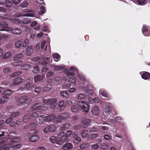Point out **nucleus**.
<instances>
[{
  "label": "nucleus",
  "mask_w": 150,
  "mask_h": 150,
  "mask_svg": "<svg viewBox=\"0 0 150 150\" xmlns=\"http://www.w3.org/2000/svg\"><path fill=\"white\" fill-rule=\"evenodd\" d=\"M57 100L55 98L43 100V103L47 105H51L50 108L53 109L55 108L57 105Z\"/></svg>",
  "instance_id": "obj_1"
},
{
  "label": "nucleus",
  "mask_w": 150,
  "mask_h": 150,
  "mask_svg": "<svg viewBox=\"0 0 150 150\" xmlns=\"http://www.w3.org/2000/svg\"><path fill=\"white\" fill-rule=\"evenodd\" d=\"M72 133V132L70 130L67 131L65 134V137L57 142L58 144L61 145L64 142L69 141L70 139L69 137L71 135Z\"/></svg>",
  "instance_id": "obj_2"
},
{
  "label": "nucleus",
  "mask_w": 150,
  "mask_h": 150,
  "mask_svg": "<svg viewBox=\"0 0 150 150\" xmlns=\"http://www.w3.org/2000/svg\"><path fill=\"white\" fill-rule=\"evenodd\" d=\"M0 28H2L0 31H5L10 33L12 30V28L8 26L7 23L4 21L0 22Z\"/></svg>",
  "instance_id": "obj_3"
},
{
  "label": "nucleus",
  "mask_w": 150,
  "mask_h": 150,
  "mask_svg": "<svg viewBox=\"0 0 150 150\" xmlns=\"http://www.w3.org/2000/svg\"><path fill=\"white\" fill-rule=\"evenodd\" d=\"M79 103L81 107L80 109H81L84 112H86L89 111V105L86 101H81L79 102Z\"/></svg>",
  "instance_id": "obj_4"
},
{
  "label": "nucleus",
  "mask_w": 150,
  "mask_h": 150,
  "mask_svg": "<svg viewBox=\"0 0 150 150\" xmlns=\"http://www.w3.org/2000/svg\"><path fill=\"white\" fill-rule=\"evenodd\" d=\"M7 140V139L6 137L2 138L0 139V144H1V146L2 147L3 150H8L10 148L8 144H6L4 142Z\"/></svg>",
  "instance_id": "obj_5"
},
{
  "label": "nucleus",
  "mask_w": 150,
  "mask_h": 150,
  "mask_svg": "<svg viewBox=\"0 0 150 150\" xmlns=\"http://www.w3.org/2000/svg\"><path fill=\"white\" fill-rule=\"evenodd\" d=\"M41 60L42 61V65L43 66H46L47 64L52 62V58H49L48 57L45 58L44 56H42L41 57Z\"/></svg>",
  "instance_id": "obj_6"
},
{
  "label": "nucleus",
  "mask_w": 150,
  "mask_h": 150,
  "mask_svg": "<svg viewBox=\"0 0 150 150\" xmlns=\"http://www.w3.org/2000/svg\"><path fill=\"white\" fill-rule=\"evenodd\" d=\"M56 129V127L53 125H49L45 127L43 131L45 133H47L49 132H53Z\"/></svg>",
  "instance_id": "obj_7"
},
{
  "label": "nucleus",
  "mask_w": 150,
  "mask_h": 150,
  "mask_svg": "<svg viewBox=\"0 0 150 150\" xmlns=\"http://www.w3.org/2000/svg\"><path fill=\"white\" fill-rule=\"evenodd\" d=\"M11 16L8 14L5 15L3 18L5 19H8L11 21V22L16 24H18L21 23L20 21L19 20L17 19H11Z\"/></svg>",
  "instance_id": "obj_8"
},
{
  "label": "nucleus",
  "mask_w": 150,
  "mask_h": 150,
  "mask_svg": "<svg viewBox=\"0 0 150 150\" xmlns=\"http://www.w3.org/2000/svg\"><path fill=\"white\" fill-rule=\"evenodd\" d=\"M91 122V120L90 119H86L85 118H83L82 120L81 125L84 127H86Z\"/></svg>",
  "instance_id": "obj_9"
},
{
  "label": "nucleus",
  "mask_w": 150,
  "mask_h": 150,
  "mask_svg": "<svg viewBox=\"0 0 150 150\" xmlns=\"http://www.w3.org/2000/svg\"><path fill=\"white\" fill-rule=\"evenodd\" d=\"M142 79L145 80H147L150 78V74L146 71L141 72L140 73Z\"/></svg>",
  "instance_id": "obj_10"
},
{
  "label": "nucleus",
  "mask_w": 150,
  "mask_h": 150,
  "mask_svg": "<svg viewBox=\"0 0 150 150\" xmlns=\"http://www.w3.org/2000/svg\"><path fill=\"white\" fill-rule=\"evenodd\" d=\"M73 147L72 144L70 143L65 144L62 147L61 150H67L71 149Z\"/></svg>",
  "instance_id": "obj_11"
},
{
  "label": "nucleus",
  "mask_w": 150,
  "mask_h": 150,
  "mask_svg": "<svg viewBox=\"0 0 150 150\" xmlns=\"http://www.w3.org/2000/svg\"><path fill=\"white\" fill-rule=\"evenodd\" d=\"M56 116L54 114H52L47 116H45V122H49L51 121L55 118Z\"/></svg>",
  "instance_id": "obj_12"
},
{
  "label": "nucleus",
  "mask_w": 150,
  "mask_h": 150,
  "mask_svg": "<svg viewBox=\"0 0 150 150\" xmlns=\"http://www.w3.org/2000/svg\"><path fill=\"white\" fill-rule=\"evenodd\" d=\"M38 105V104L36 103L33 105L31 108L32 109L38 111L44 110V109L43 108V106L39 105L36 106Z\"/></svg>",
  "instance_id": "obj_13"
},
{
  "label": "nucleus",
  "mask_w": 150,
  "mask_h": 150,
  "mask_svg": "<svg viewBox=\"0 0 150 150\" xmlns=\"http://www.w3.org/2000/svg\"><path fill=\"white\" fill-rule=\"evenodd\" d=\"M142 32L143 34L145 36H148L150 35V31H149L144 25L142 28Z\"/></svg>",
  "instance_id": "obj_14"
},
{
  "label": "nucleus",
  "mask_w": 150,
  "mask_h": 150,
  "mask_svg": "<svg viewBox=\"0 0 150 150\" xmlns=\"http://www.w3.org/2000/svg\"><path fill=\"white\" fill-rule=\"evenodd\" d=\"M39 138V136L37 135H33L30 137L28 140L31 142H35L38 140Z\"/></svg>",
  "instance_id": "obj_15"
},
{
  "label": "nucleus",
  "mask_w": 150,
  "mask_h": 150,
  "mask_svg": "<svg viewBox=\"0 0 150 150\" xmlns=\"http://www.w3.org/2000/svg\"><path fill=\"white\" fill-rule=\"evenodd\" d=\"M28 99L27 97L26 96H23L20 97L17 102L18 104H20L22 103H24Z\"/></svg>",
  "instance_id": "obj_16"
},
{
  "label": "nucleus",
  "mask_w": 150,
  "mask_h": 150,
  "mask_svg": "<svg viewBox=\"0 0 150 150\" xmlns=\"http://www.w3.org/2000/svg\"><path fill=\"white\" fill-rule=\"evenodd\" d=\"M33 52V47L31 46H28L26 49L25 52V54L27 56H30L31 55Z\"/></svg>",
  "instance_id": "obj_17"
},
{
  "label": "nucleus",
  "mask_w": 150,
  "mask_h": 150,
  "mask_svg": "<svg viewBox=\"0 0 150 150\" xmlns=\"http://www.w3.org/2000/svg\"><path fill=\"white\" fill-rule=\"evenodd\" d=\"M52 88V85L51 83H48L46 86L43 88V91L44 92L48 91H50Z\"/></svg>",
  "instance_id": "obj_18"
},
{
  "label": "nucleus",
  "mask_w": 150,
  "mask_h": 150,
  "mask_svg": "<svg viewBox=\"0 0 150 150\" xmlns=\"http://www.w3.org/2000/svg\"><path fill=\"white\" fill-rule=\"evenodd\" d=\"M70 71L71 72H68L66 74V75L67 76H74V74L73 72L75 71H77L76 69L74 67H71L70 68Z\"/></svg>",
  "instance_id": "obj_19"
},
{
  "label": "nucleus",
  "mask_w": 150,
  "mask_h": 150,
  "mask_svg": "<svg viewBox=\"0 0 150 150\" xmlns=\"http://www.w3.org/2000/svg\"><path fill=\"white\" fill-rule=\"evenodd\" d=\"M32 67V64L29 62L25 63L21 66L23 69H28Z\"/></svg>",
  "instance_id": "obj_20"
},
{
  "label": "nucleus",
  "mask_w": 150,
  "mask_h": 150,
  "mask_svg": "<svg viewBox=\"0 0 150 150\" xmlns=\"http://www.w3.org/2000/svg\"><path fill=\"white\" fill-rule=\"evenodd\" d=\"M91 112L93 115H97L99 113V110L97 107L96 106L92 108Z\"/></svg>",
  "instance_id": "obj_21"
},
{
  "label": "nucleus",
  "mask_w": 150,
  "mask_h": 150,
  "mask_svg": "<svg viewBox=\"0 0 150 150\" xmlns=\"http://www.w3.org/2000/svg\"><path fill=\"white\" fill-rule=\"evenodd\" d=\"M44 77L43 75H37L35 76L34 77V81L36 82L38 81H40L43 79Z\"/></svg>",
  "instance_id": "obj_22"
},
{
  "label": "nucleus",
  "mask_w": 150,
  "mask_h": 150,
  "mask_svg": "<svg viewBox=\"0 0 150 150\" xmlns=\"http://www.w3.org/2000/svg\"><path fill=\"white\" fill-rule=\"evenodd\" d=\"M23 81L22 78L18 77L15 79L13 83L15 85L18 84L22 83Z\"/></svg>",
  "instance_id": "obj_23"
},
{
  "label": "nucleus",
  "mask_w": 150,
  "mask_h": 150,
  "mask_svg": "<svg viewBox=\"0 0 150 150\" xmlns=\"http://www.w3.org/2000/svg\"><path fill=\"white\" fill-rule=\"evenodd\" d=\"M36 121L39 123H42L44 121H45V115H42L39 116Z\"/></svg>",
  "instance_id": "obj_24"
},
{
  "label": "nucleus",
  "mask_w": 150,
  "mask_h": 150,
  "mask_svg": "<svg viewBox=\"0 0 150 150\" xmlns=\"http://www.w3.org/2000/svg\"><path fill=\"white\" fill-rule=\"evenodd\" d=\"M23 55L21 53H18L15 55L13 58V60L15 61H17L23 57Z\"/></svg>",
  "instance_id": "obj_25"
},
{
  "label": "nucleus",
  "mask_w": 150,
  "mask_h": 150,
  "mask_svg": "<svg viewBox=\"0 0 150 150\" xmlns=\"http://www.w3.org/2000/svg\"><path fill=\"white\" fill-rule=\"evenodd\" d=\"M80 108L81 107H80L79 104L78 103V104L76 105L72 106L71 108V110L72 111L76 112H77Z\"/></svg>",
  "instance_id": "obj_26"
},
{
  "label": "nucleus",
  "mask_w": 150,
  "mask_h": 150,
  "mask_svg": "<svg viewBox=\"0 0 150 150\" xmlns=\"http://www.w3.org/2000/svg\"><path fill=\"white\" fill-rule=\"evenodd\" d=\"M25 88L27 90L30 91L32 90L35 87L34 86L30 83H28L25 85Z\"/></svg>",
  "instance_id": "obj_27"
},
{
  "label": "nucleus",
  "mask_w": 150,
  "mask_h": 150,
  "mask_svg": "<svg viewBox=\"0 0 150 150\" xmlns=\"http://www.w3.org/2000/svg\"><path fill=\"white\" fill-rule=\"evenodd\" d=\"M30 117L29 114H26L23 117V122H26L29 121L30 118Z\"/></svg>",
  "instance_id": "obj_28"
},
{
  "label": "nucleus",
  "mask_w": 150,
  "mask_h": 150,
  "mask_svg": "<svg viewBox=\"0 0 150 150\" xmlns=\"http://www.w3.org/2000/svg\"><path fill=\"white\" fill-rule=\"evenodd\" d=\"M63 120L68 119L70 117L69 114L67 113H63L60 115Z\"/></svg>",
  "instance_id": "obj_29"
},
{
  "label": "nucleus",
  "mask_w": 150,
  "mask_h": 150,
  "mask_svg": "<svg viewBox=\"0 0 150 150\" xmlns=\"http://www.w3.org/2000/svg\"><path fill=\"white\" fill-rule=\"evenodd\" d=\"M34 13H35L34 11H29L24 15L23 16L27 17H35V15Z\"/></svg>",
  "instance_id": "obj_30"
},
{
  "label": "nucleus",
  "mask_w": 150,
  "mask_h": 150,
  "mask_svg": "<svg viewBox=\"0 0 150 150\" xmlns=\"http://www.w3.org/2000/svg\"><path fill=\"white\" fill-rule=\"evenodd\" d=\"M12 31H13V33L16 35H19L22 33L21 30L18 28H16L13 30L12 29Z\"/></svg>",
  "instance_id": "obj_31"
},
{
  "label": "nucleus",
  "mask_w": 150,
  "mask_h": 150,
  "mask_svg": "<svg viewBox=\"0 0 150 150\" xmlns=\"http://www.w3.org/2000/svg\"><path fill=\"white\" fill-rule=\"evenodd\" d=\"M12 93V91L10 89L7 90L2 93V95L4 96H10Z\"/></svg>",
  "instance_id": "obj_32"
},
{
  "label": "nucleus",
  "mask_w": 150,
  "mask_h": 150,
  "mask_svg": "<svg viewBox=\"0 0 150 150\" xmlns=\"http://www.w3.org/2000/svg\"><path fill=\"white\" fill-rule=\"evenodd\" d=\"M60 115L58 116L56 119L55 123L56 124L61 123L63 120Z\"/></svg>",
  "instance_id": "obj_33"
},
{
  "label": "nucleus",
  "mask_w": 150,
  "mask_h": 150,
  "mask_svg": "<svg viewBox=\"0 0 150 150\" xmlns=\"http://www.w3.org/2000/svg\"><path fill=\"white\" fill-rule=\"evenodd\" d=\"M90 146V144L87 143H83L81 144L79 146L81 149L86 148L89 147Z\"/></svg>",
  "instance_id": "obj_34"
},
{
  "label": "nucleus",
  "mask_w": 150,
  "mask_h": 150,
  "mask_svg": "<svg viewBox=\"0 0 150 150\" xmlns=\"http://www.w3.org/2000/svg\"><path fill=\"white\" fill-rule=\"evenodd\" d=\"M50 140L51 142L53 143L57 142V144H58L57 142L58 141H57L56 137L55 136H52L50 137Z\"/></svg>",
  "instance_id": "obj_35"
},
{
  "label": "nucleus",
  "mask_w": 150,
  "mask_h": 150,
  "mask_svg": "<svg viewBox=\"0 0 150 150\" xmlns=\"http://www.w3.org/2000/svg\"><path fill=\"white\" fill-rule=\"evenodd\" d=\"M88 133V130H85L82 131L81 132V137L83 138L85 137Z\"/></svg>",
  "instance_id": "obj_36"
},
{
  "label": "nucleus",
  "mask_w": 150,
  "mask_h": 150,
  "mask_svg": "<svg viewBox=\"0 0 150 150\" xmlns=\"http://www.w3.org/2000/svg\"><path fill=\"white\" fill-rule=\"evenodd\" d=\"M22 73V72L21 71H18L15 72L13 74L11 75V77H14L17 76Z\"/></svg>",
  "instance_id": "obj_37"
},
{
  "label": "nucleus",
  "mask_w": 150,
  "mask_h": 150,
  "mask_svg": "<svg viewBox=\"0 0 150 150\" xmlns=\"http://www.w3.org/2000/svg\"><path fill=\"white\" fill-rule=\"evenodd\" d=\"M98 134L97 133H93L88 135V139H92L96 138L97 137Z\"/></svg>",
  "instance_id": "obj_38"
},
{
  "label": "nucleus",
  "mask_w": 150,
  "mask_h": 150,
  "mask_svg": "<svg viewBox=\"0 0 150 150\" xmlns=\"http://www.w3.org/2000/svg\"><path fill=\"white\" fill-rule=\"evenodd\" d=\"M64 101L61 100L59 103V110H63L64 108Z\"/></svg>",
  "instance_id": "obj_39"
},
{
  "label": "nucleus",
  "mask_w": 150,
  "mask_h": 150,
  "mask_svg": "<svg viewBox=\"0 0 150 150\" xmlns=\"http://www.w3.org/2000/svg\"><path fill=\"white\" fill-rule=\"evenodd\" d=\"M8 98L6 96H3L0 99V103H3L8 100Z\"/></svg>",
  "instance_id": "obj_40"
},
{
  "label": "nucleus",
  "mask_w": 150,
  "mask_h": 150,
  "mask_svg": "<svg viewBox=\"0 0 150 150\" xmlns=\"http://www.w3.org/2000/svg\"><path fill=\"white\" fill-rule=\"evenodd\" d=\"M54 70L55 71H59L64 68V66L63 65L55 66Z\"/></svg>",
  "instance_id": "obj_41"
},
{
  "label": "nucleus",
  "mask_w": 150,
  "mask_h": 150,
  "mask_svg": "<svg viewBox=\"0 0 150 150\" xmlns=\"http://www.w3.org/2000/svg\"><path fill=\"white\" fill-rule=\"evenodd\" d=\"M100 148L102 149L105 150L108 148V146L107 144L103 143H102L100 146Z\"/></svg>",
  "instance_id": "obj_42"
},
{
  "label": "nucleus",
  "mask_w": 150,
  "mask_h": 150,
  "mask_svg": "<svg viewBox=\"0 0 150 150\" xmlns=\"http://www.w3.org/2000/svg\"><path fill=\"white\" fill-rule=\"evenodd\" d=\"M60 55L57 53H55L53 54V57L54 59H58L57 60H54L56 61H58L60 59Z\"/></svg>",
  "instance_id": "obj_43"
},
{
  "label": "nucleus",
  "mask_w": 150,
  "mask_h": 150,
  "mask_svg": "<svg viewBox=\"0 0 150 150\" xmlns=\"http://www.w3.org/2000/svg\"><path fill=\"white\" fill-rule=\"evenodd\" d=\"M28 5L29 4L28 2L26 1H24L20 4V6L22 8H25L28 7Z\"/></svg>",
  "instance_id": "obj_44"
},
{
  "label": "nucleus",
  "mask_w": 150,
  "mask_h": 150,
  "mask_svg": "<svg viewBox=\"0 0 150 150\" xmlns=\"http://www.w3.org/2000/svg\"><path fill=\"white\" fill-rule=\"evenodd\" d=\"M85 97V95L82 93H79L77 95V98L79 99H84Z\"/></svg>",
  "instance_id": "obj_45"
},
{
  "label": "nucleus",
  "mask_w": 150,
  "mask_h": 150,
  "mask_svg": "<svg viewBox=\"0 0 150 150\" xmlns=\"http://www.w3.org/2000/svg\"><path fill=\"white\" fill-rule=\"evenodd\" d=\"M22 44V42L20 40H18L15 43V45L17 48H18L21 46Z\"/></svg>",
  "instance_id": "obj_46"
},
{
  "label": "nucleus",
  "mask_w": 150,
  "mask_h": 150,
  "mask_svg": "<svg viewBox=\"0 0 150 150\" xmlns=\"http://www.w3.org/2000/svg\"><path fill=\"white\" fill-rule=\"evenodd\" d=\"M99 93L104 97H107L108 96V94L105 91H103L102 90H100L99 91Z\"/></svg>",
  "instance_id": "obj_47"
},
{
  "label": "nucleus",
  "mask_w": 150,
  "mask_h": 150,
  "mask_svg": "<svg viewBox=\"0 0 150 150\" xmlns=\"http://www.w3.org/2000/svg\"><path fill=\"white\" fill-rule=\"evenodd\" d=\"M60 94L63 97L66 98L69 96L68 93L65 91H63L61 92Z\"/></svg>",
  "instance_id": "obj_48"
},
{
  "label": "nucleus",
  "mask_w": 150,
  "mask_h": 150,
  "mask_svg": "<svg viewBox=\"0 0 150 150\" xmlns=\"http://www.w3.org/2000/svg\"><path fill=\"white\" fill-rule=\"evenodd\" d=\"M6 2V3L5 4V6L7 7H11L12 6L13 4L12 2L9 0L7 1Z\"/></svg>",
  "instance_id": "obj_49"
},
{
  "label": "nucleus",
  "mask_w": 150,
  "mask_h": 150,
  "mask_svg": "<svg viewBox=\"0 0 150 150\" xmlns=\"http://www.w3.org/2000/svg\"><path fill=\"white\" fill-rule=\"evenodd\" d=\"M39 69L38 66L36 65L34 67L33 69V73L36 74L39 71Z\"/></svg>",
  "instance_id": "obj_50"
},
{
  "label": "nucleus",
  "mask_w": 150,
  "mask_h": 150,
  "mask_svg": "<svg viewBox=\"0 0 150 150\" xmlns=\"http://www.w3.org/2000/svg\"><path fill=\"white\" fill-rule=\"evenodd\" d=\"M11 68L9 67H6L3 69V71L6 74L9 73L11 71Z\"/></svg>",
  "instance_id": "obj_51"
},
{
  "label": "nucleus",
  "mask_w": 150,
  "mask_h": 150,
  "mask_svg": "<svg viewBox=\"0 0 150 150\" xmlns=\"http://www.w3.org/2000/svg\"><path fill=\"white\" fill-rule=\"evenodd\" d=\"M145 0H137L136 4L141 5H144L145 4Z\"/></svg>",
  "instance_id": "obj_52"
},
{
  "label": "nucleus",
  "mask_w": 150,
  "mask_h": 150,
  "mask_svg": "<svg viewBox=\"0 0 150 150\" xmlns=\"http://www.w3.org/2000/svg\"><path fill=\"white\" fill-rule=\"evenodd\" d=\"M19 114V112H15L11 114L10 115V117L12 118V117H14L18 116Z\"/></svg>",
  "instance_id": "obj_53"
},
{
  "label": "nucleus",
  "mask_w": 150,
  "mask_h": 150,
  "mask_svg": "<svg viewBox=\"0 0 150 150\" xmlns=\"http://www.w3.org/2000/svg\"><path fill=\"white\" fill-rule=\"evenodd\" d=\"M42 90V88L40 86H38L36 88L35 92L37 93H40Z\"/></svg>",
  "instance_id": "obj_54"
},
{
  "label": "nucleus",
  "mask_w": 150,
  "mask_h": 150,
  "mask_svg": "<svg viewBox=\"0 0 150 150\" xmlns=\"http://www.w3.org/2000/svg\"><path fill=\"white\" fill-rule=\"evenodd\" d=\"M12 54L11 52H6L4 55V58L6 59L11 55Z\"/></svg>",
  "instance_id": "obj_55"
},
{
  "label": "nucleus",
  "mask_w": 150,
  "mask_h": 150,
  "mask_svg": "<svg viewBox=\"0 0 150 150\" xmlns=\"http://www.w3.org/2000/svg\"><path fill=\"white\" fill-rule=\"evenodd\" d=\"M6 129H4L0 130V137L3 136L4 135V133H7L6 132Z\"/></svg>",
  "instance_id": "obj_56"
},
{
  "label": "nucleus",
  "mask_w": 150,
  "mask_h": 150,
  "mask_svg": "<svg viewBox=\"0 0 150 150\" xmlns=\"http://www.w3.org/2000/svg\"><path fill=\"white\" fill-rule=\"evenodd\" d=\"M29 44V41L27 39L25 40L22 44V46L23 47H25L28 45Z\"/></svg>",
  "instance_id": "obj_57"
},
{
  "label": "nucleus",
  "mask_w": 150,
  "mask_h": 150,
  "mask_svg": "<svg viewBox=\"0 0 150 150\" xmlns=\"http://www.w3.org/2000/svg\"><path fill=\"white\" fill-rule=\"evenodd\" d=\"M40 11L39 13L40 14H42L44 13L45 12V7L43 6H41L40 8Z\"/></svg>",
  "instance_id": "obj_58"
},
{
  "label": "nucleus",
  "mask_w": 150,
  "mask_h": 150,
  "mask_svg": "<svg viewBox=\"0 0 150 150\" xmlns=\"http://www.w3.org/2000/svg\"><path fill=\"white\" fill-rule=\"evenodd\" d=\"M99 145L96 144H92L91 145V147L92 149L96 150L99 148Z\"/></svg>",
  "instance_id": "obj_59"
},
{
  "label": "nucleus",
  "mask_w": 150,
  "mask_h": 150,
  "mask_svg": "<svg viewBox=\"0 0 150 150\" xmlns=\"http://www.w3.org/2000/svg\"><path fill=\"white\" fill-rule=\"evenodd\" d=\"M71 86V85L69 84H66L63 85L62 86V88L63 89H68Z\"/></svg>",
  "instance_id": "obj_60"
},
{
  "label": "nucleus",
  "mask_w": 150,
  "mask_h": 150,
  "mask_svg": "<svg viewBox=\"0 0 150 150\" xmlns=\"http://www.w3.org/2000/svg\"><path fill=\"white\" fill-rule=\"evenodd\" d=\"M40 59H41V57H34L32 58L31 61L33 62H36L39 60Z\"/></svg>",
  "instance_id": "obj_61"
},
{
  "label": "nucleus",
  "mask_w": 150,
  "mask_h": 150,
  "mask_svg": "<svg viewBox=\"0 0 150 150\" xmlns=\"http://www.w3.org/2000/svg\"><path fill=\"white\" fill-rule=\"evenodd\" d=\"M20 141V139L19 138H16L11 140V142L14 143H17Z\"/></svg>",
  "instance_id": "obj_62"
},
{
  "label": "nucleus",
  "mask_w": 150,
  "mask_h": 150,
  "mask_svg": "<svg viewBox=\"0 0 150 150\" xmlns=\"http://www.w3.org/2000/svg\"><path fill=\"white\" fill-rule=\"evenodd\" d=\"M38 114L36 112H34L32 113L31 117L33 118H36L38 117Z\"/></svg>",
  "instance_id": "obj_63"
},
{
  "label": "nucleus",
  "mask_w": 150,
  "mask_h": 150,
  "mask_svg": "<svg viewBox=\"0 0 150 150\" xmlns=\"http://www.w3.org/2000/svg\"><path fill=\"white\" fill-rule=\"evenodd\" d=\"M23 63V61H21L13 63L12 65L15 66H17L18 65L21 64Z\"/></svg>",
  "instance_id": "obj_64"
}]
</instances>
